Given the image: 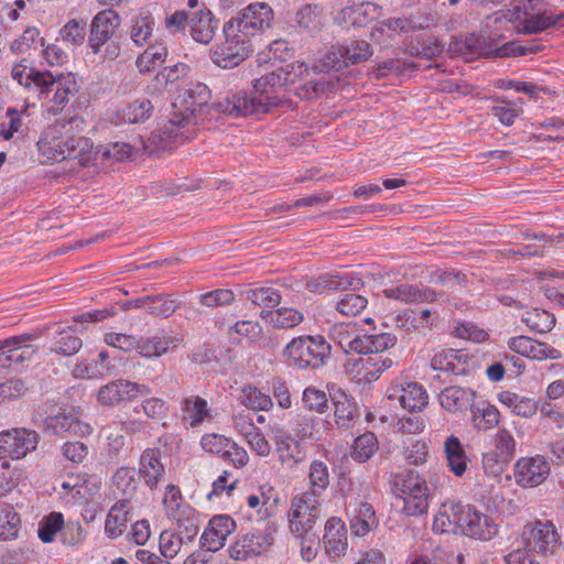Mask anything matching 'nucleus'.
Here are the masks:
<instances>
[{"instance_id":"f257e3e1","label":"nucleus","mask_w":564,"mask_h":564,"mask_svg":"<svg viewBox=\"0 0 564 564\" xmlns=\"http://www.w3.org/2000/svg\"><path fill=\"white\" fill-rule=\"evenodd\" d=\"M273 10L268 3L254 2L224 24L225 41L210 50L212 61L224 69L242 63L253 52L252 40L271 26Z\"/></svg>"},{"instance_id":"f03ea898","label":"nucleus","mask_w":564,"mask_h":564,"mask_svg":"<svg viewBox=\"0 0 564 564\" xmlns=\"http://www.w3.org/2000/svg\"><path fill=\"white\" fill-rule=\"evenodd\" d=\"M85 127L84 118L77 115L56 120L42 132L39 151L46 161L78 160L79 165L86 166L96 153L91 140L80 135Z\"/></svg>"},{"instance_id":"7ed1b4c3","label":"nucleus","mask_w":564,"mask_h":564,"mask_svg":"<svg viewBox=\"0 0 564 564\" xmlns=\"http://www.w3.org/2000/svg\"><path fill=\"white\" fill-rule=\"evenodd\" d=\"M290 80V75L283 72L268 73L253 82L252 93H229L215 101L212 108L232 118L268 113L283 102L282 93Z\"/></svg>"},{"instance_id":"20e7f679","label":"nucleus","mask_w":564,"mask_h":564,"mask_svg":"<svg viewBox=\"0 0 564 564\" xmlns=\"http://www.w3.org/2000/svg\"><path fill=\"white\" fill-rule=\"evenodd\" d=\"M212 98V90L200 82H191L177 91L169 115L167 123L160 130L159 138L164 147H171L196 134L197 116Z\"/></svg>"},{"instance_id":"39448f33","label":"nucleus","mask_w":564,"mask_h":564,"mask_svg":"<svg viewBox=\"0 0 564 564\" xmlns=\"http://www.w3.org/2000/svg\"><path fill=\"white\" fill-rule=\"evenodd\" d=\"M432 528L435 532H460L480 541H489L498 533V527L489 516L481 513L471 505L457 500L442 503Z\"/></svg>"},{"instance_id":"423d86ee","label":"nucleus","mask_w":564,"mask_h":564,"mask_svg":"<svg viewBox=\"0 0 564 564\" xmlns=\"http://www.w3.org/2000/svg\"><path fill=\"white\" fill-rule=\"evenodd\" d=\"M332 346L322 335H304L286 344L282 356L289 367L297 370L318 369L330 358Z\"/></svg>"},{"instance_id":"0eeeda50","label":"nucleus","mask_w":564,"mask_h":564,"mask_svg":"<svg viewBox=\"0 0 564 564\" xmlns=\"http://www.w3.org/2000/svg\"><path fill=\"white\" fill-rule=\"evenodd\" d=\"M393 490L403 500V511L409 517L422 516L429 508L426 480L414 469H406L393 476Z\"/></svg>"},{"instance_id":"6e6552de","label":"nucleus","mask_w":564,"mask_h":564,"mask_svg":"<svg viewBox=\"0 0 564 564\" xmlns=\"http://www.w3.org/2000/svg\"><path fill=\"white\" fill-rule=\"evenodd\" d=\"M319 500L314 494H299L291 500L288 512L289 528L293 535H306L314 541L315 524L319 518Z\"/></svg>"},{"instance_id":"1a4fd4ad","label":"nucleus","mask_w":564,"mask_h":564,"mask_svg":"<svg viewBox=\"0 0 564 564\" xmlns=\"http://www.w3.org/2000/svg\"><path fill=\"white\" fill-rule=\"evenodd\" d=\"M275 531L273 522H265L263 528L251 529L231 545L230 556L237 561H246L261 555L273 544Z\"/></svg>"},{"instance_id":"9d476101","label":"nucleus","mask_w":564,"mask_h":564,"mask_svg":"<svg viewBox=\"0 0 564 564\" xmlns=\"http://www.w3.org/2000/svg\"><path fill=\"white\" fill-rule=\"evenodd\" d=\"M39 443L36 432L26 429H13L0 433V460L20 459L34 451Z\"/></svg>"},{"instance_id":"9b49d317","label":"nucleus","mask_w":564,"mask_h":564,"mask_svg":"<svg viewBox=\"0 0 564 564\" xmlns=\"http://www.w3.org/2000/svg\"><path fill=\"white\" fill-rule=\"evenodd\" d=\"M150 392L151 389L145 384L118 379L99 388L97 401L104 406H115L123 401H132L139 395H148Z\"/></svg>"},{"instance_id":"f8f14e48","label":"nucleus","mask_w":564,"mask_h":564,"mask_svg":"<svg viewBox=\"0 0 564 564\" xmlns=\"http://www.w3.org/2000/svg\"><path fill=\"white\" fill-rule=\"evenodd\" d=\"M387 398L409 412H422L429 402L426 390L415 381L402 380L387 389Z\"/></svg>"},{"instance_id":"ddd939ff","label":"nucleus","mask_w":564,"mask_h":564,"mask_svg":"<svg viewBox=\"0 0 564 564\" xmlns=\"http://www.w3.org/2000/svg\"><path fill=\"white\" fill-rule=\"evenodd\" d=\"M51 79L52 83L47 79L45 80L47 85L41 86L39 97L48 98L50 93H54L50 100L52 102L50 111L57 113L66 107L69 101V97L75 96L78 93L79 87L73 74H68L66 76L58 75L55 77L51 73Z\"/></svg>"},{"instance_id":"4468645a","label":"nucleus","mask_w":564,"mask_h":564,"mask_svg":"<svg viewBox=\"0 0 564 564\" xmlns=\"http://www.w3.org/2000/svg\"><path fill=\"white\" fill-rule=\"evenodd\" d=\"M120 17L111 9L98 12L90 22L88 46L94 54L100 53L101 46L107 44L120 25Z\"/></svg>"},{"instance_id":"2eb2a0df","label":"nucleus","mask_w":564,"mask_h":564,"mask_svg":"<svg viewBox=\"0 0 564 564\" xmlns=\"http://www.w3.org/2000/svg\"><path fill=\"white\" fill-rule=\"evenodd\" d=\"M372 54L373 50L368 41L352 39L337 47L333 46L329 58L333 62V67L341 68L366 62Z\"/></svg>"},{"instance_id":"dca6fc26","label":"nucleus","mask_w":564,"mask_h":564,"mask_svg":"<svg viewBox=\"0 0 564 564\" xmlns=\"http://www.w3.org/2000/svg\"><path fill=\"white\" fill-rule=\"evenodd\" d=\"M137 473L151 491L158 489L166 473L162 463V451L158 447L144 449L140 455Z\"/></svg>"},{"instance_id":"f3484780","label":"nucleus","mask_w":564,"mask_h":564,"mask_svg":"<svg viewBox=\"0 0 564 564\" xmlns=\"http://www.w3.org/2000/svg\"><path fill=\"white\" fill-rule=\"evenodd\" d=\"M471 357L463 349L444 348L432 357L431 367L453 376H466L471 370Z\"/></svg>"},{"instance_id":"a211bd4d","label":"nucleus","mask_w":564,"mask_h":564,"mask_svg":"<svg viewBox=\"0 0 564 564\" xmlns=\"http://www.w3.org/2000/svg\"><path fill=\"white\" fill-rule=\"evenodd\" d=\"M273 438L275 443V452L279 456V462L294 468L299 464L305 460L306 451L304 449L302 442L291 436L290 433L281 429L273 431Z\"/></svg>"},{"instance_id":"6ab92c4d","label":"nucleus","mask_w":564,"mask_h":564,"mask_svg":"<svg viewBox=\"0 0 564 564\" xmlns=\"http://www.w3.org/2000/svg\"><path fill=\"white\" fill-rule=\"evenodd\" d=\"M236 529V522L227 514L213 517L208 527L200 536V545L210 552H216L225 545V541L229 534Z\"/></svg>"},{"instance_id":"aec40b11","label":"nucleus","mask_w":564,"mask_h":564,"mask_svg":"<svg viewBox=\"0 0 564 564\" xmlns=\"http://www.w3.org/2000/svg\"><path fill=\"white\" fill-rule=\"evenodd\" d=\"M43 429L51 435H78L87 436L93 433V427L76 419L73 414L61 412L48 415L43 421Z\"/></svg>"},{"instance_id":"412c9836","label":"nucleus","mask_w":564,"mask_h":564,"mask_svg":"<svg viewBox=\"0 0 564 564\" xmlns=\"http://www.w3.org/2000/svg\"><path fill=\"white\" fill-rule=\"evenodd\" d=\"M311 292L324 293L325 291H357L364 286L360 278L349 273H325L307 282Z\"/></svg>"},{"instance_id":"4be33fe9","label":"nucleus","mask_w":564,"mask_h":564,"mask_svg":"<svg viewBox=\"0 0 564 564\" xmlns=\"http://www.w3.org/2000/svg\"><path fill=\"white\" fill-rule=\"evenodd\" d=\"M387 299L397 300L403 303H432L443 293H437L429 286L410 283H401L382 291Z\"/></svg>"},{"instance_id":"5701e85b","label":"nucleus","mask_w":564,"mask_h":564,"mask_svg":"<svg viewBox=\"0 0 564 564\" xmlns=\"http://www.w3.org/2000/svg\"><path fill=\"white\" fill-rule=\"evenodd\" d=\"M323 544L326 554L332 558L339 557L346 552L347 529L340 518L333 517L326 521Z\"/></svg>"},{"instance_id":"b1692460","label":"nucleus","mask_w":564,"mask_h":564,"mask_svg":"<svg viewBox=\"0 0 564 564\" xmlns=\"http://www.w3.org/2000/svg\"><path fill=\"white\" fill-rule=\"evenodd\" d=\"M441 406L448 413H463L473 408L475 391L459 386H449L438 395Z\"/></svg>"},{"instance_id":"393cba45","label":"nucleus","mask_w":564,"mask_h":564,"mask_svg":"<svg viewBox=\"0 0 564 564\" xmlns=\"http://www.w3.org/2000/svg\"><path fill=\"white\" fill-rule=\"evenodd\" d=\"M239 294L241 299L262 310H274L282 301L281 291L273 285H260L257 283L243 288Z\"/></svg>"},{"instance_id":"a878e982","label":"nucleus","mask_w":564,"mask_h":564,"mask_svg":"<svg viewBox=\"0 0 564 564\" xmlns=\"http://www.w3.org/2000/svg\"><path fill=\"white\" fill-rule=\"evenodd\" d=\"M11 77L17 80L21 86L28 89H33L39 94L41 86L47 85L45 80L51 79L50 72H41L31 66L28 58H22L19 63L14 64L11 69Z\"/></svg>"},{"instance_id":"bb28decb","label":"nucleus","mask_w":564,"mask_h":564,"mask_svg":"<svg viewBox=\"0 0 564 564\" xmlns=\"http://www.w3.org/2000/svg\"><path fill=\"white\" fill-rule=\"evenodd\" d=\"M491 22H510L519 32L529 34V0H520L518 4H514L512 9L509 10L508 14L496 12L491 15H487L484 25L490 28Z\"/></svg>"},{"instance_id":"cd10ccee","label":"nucleus","mask_w":564,"mask_h":564,"mask_svg":"<svg viewBox=\"0 0 564 564\" xmlns=\"http://www.w3.org/2000/svg\"><path fill=\"white\" fill-rule=\"evenodd\" d=\"M449 51L465 59H474L488 55L491 47L487 45L484 35L471 33L465 37L456 39L449 44Z\"/></svg>"},{"instance_id":"c85d7f7f","label":"nucleus","mask_w":564,"mask_h":564,"mask_svg":"<svg viewBox=\"0 0 564 564\" xmlns=\"http://www.w3.org/2000/svg\"><path fill=\"white\" fill-rule=\"evenodd\" d=\"M259 316L272 327L278 329H290L304 321V314L296 308L281 306L274 310H261Z\"/></svg>"},{"instance_id":"c756f323","label":"nucleus","mask_w":564,"mask_h":564,"mask_svg":"<svg viewBox=\"0 0 564 564\" xmlns=\"http://www.w3.org/2000/svg\"><path fill=\"white\" fill-rule=\"evenodd\" d=\"M560 535L551 521L542 522L535 521V527L531 529V540H533L534 547L531 551L536 553L553 554L557 546Z\"/></svg>"},{"instance_id":"7c9ffc66","label":"nucleus","mask_w":564,"mask_h":564,"mask_svg":"<svg viewBox=\"0 0 564 564\" xmlns=\"http://www.w3.org/2000/svg\"><path fill=\"white\" fill-rule=\"evenodd\" d=\"M329 337L341 349L348 352L359 354V348L362 345L361 335L358 334L356 324L352 323H337L329 328Z\"/></svg>"},{"instance_id":"2f4dec72","label":"nucleus","mask_w":564,"mask_h":564,"mask_svg":"<svg viewBox=\"0 0 564 564\" xmlns=\"http://www.w3.org/2000/svg\"><path fill=\"white\" fill-rule=\"evenodd\" d=\"M349 524L352 534L359 538L367 535L372 529L377 528L378 519L372 505L360 502L355 508L349 519Z\"/></svg>"},{"instance_id":"473e14b6","label":"nucleus","mask_w":564,"mask_h":564,"mask_svg":"<svg viewBox=\"0 0 564 564\" xmlns=\"http://www.w3.org/2000/svg\"><path fill=\"white\" fill-rule=\"evenodd\" d=\"M444 452L449 470L457 477L463 476L469 459L459 438L455 435L448 436L444 442Z\"/></svg>"},{"instance_id":"72a5a7b5","label":"nucleus","mask_w":564,"mask_h":564,"mask_svg":"<svg viewBox=\"0 0 564 564\" xmlns=\"http://www.w3.org/2000/svg\"><path fill=\"white\" fill-rule=\"evenodd\" d=\"M139 480L135 468L122 466L117 469L113 475V482L117 489L121 492L120 502L129 505L132 499L137 496Z\"/></svg>"},{"instance_id":"f704fd0d","label":"nucleus","mask_w":564,"mask_h":564,"mask_svg":"<svg viewBox=\"0 0 564 564\" xmlns=\"http://www.w3.org/2000/svg\"><path fill=\"white\" fill-rule=\"evenodd\" d=\"M83 347V340L74 332L61 328L56 330L51 339L50 351L63 357L76 355Z\"/></svg>"},{"instance_id":"c9c22d12","label":"nucleus","mask_w":564,"mask_h":564,"mask_svg":"<svg viewBox=\"0 0 564 564\" xmlns=\"http://www.w3.org/2000/svg\"><path fill=\"white\" fill-rule=\"evenodd\" d=\"M217 29V21L209 10H199L191 19V34L196 42L209 43Z\"/></svg>"},{"instance_id":"e433bc0d","label":"nucleus","mask_w":564,"mask_h":564,"mask_svg":"<svg viewBox=\"0 0 564 564\" xmlns=\"http://www.w3.org/2000/svg\"><path fill=\"white\" fill-rule=\"evenodd\" d=\"M180 406L184 414V420L188 421L191 427L200 425L210 416V409L208 408L207 401L199 395L184 398Z\"/></svg>"},{"instance_id":"4c0bfd02","label":"nucleus","mask_w":564,"mask_h":564,"mask_svg":"<svg viewBox=\"0 0 564 564\" xmlns=\"http://www.w3.org/2000/svg\"><path fill=\"white\" fill-rule=\"evenodd\" d=\"M40 332L34 333H25L22 335H18L17 337H23L24 340L19 341V344H14L12 347L10 346V362L11 368L18 369L25 361L31 360L36 352L39 351V346L30 344V341L35 340L40 337Z\"/></svg>"},{"instance_id":"58836bf2","label":"nucleus","mask_w":564,"mask_h":564,"mask_svg":"<svg viewBox=\"0 0 564 564\" xmlns=\"http://www.w3.org/2000/svg\"><path fill=\"white\" fill-rule=\"evenodd\" d=\"M129 520V505L117 501L109 510L106 522L105 532L108 538L117 539L123 534Z\"/></svg>"},{"instance_id":"ea45409f","label":"nucleus","mask_w":564,"mask_h":564,"mask_svg":"<svg viewBox=\"0 0 564 564\" xmlns=\"http://www.w3.org/2000/svg\"><path fill=\"white\" fill-rule=\"evenodd\" d=\"M362 345L359 348L360 355H381L397 344V336L390 333L361 335Z\"/></svg>"},{"instance_id":"a19ab883","label":"nucleus","mask_w":564,"mask_h":564,"mask_svg":"<svg viewBox=\"0 0 564 564\" xmlns=\"http://www.w3.org/2000/svg\"><path fill=\"white\" fill-rule=\"evenodd\" d=\"M310 490L305 494H314L319 498L329 486V470L325 462L315 459L310 465L308 471Z\"/></svg>"},{"instance_id":"79ce46f5","label":"nucleus","mask_w":564,"mask_h":564,"mask_svg":"<svg viewBox=\"0 0 564 564\" xmlns=\"http://www.w3.org/2000/svg\"><path fill=\"white\" fill-rule=\"evenodd\" d=\"M379 449L378 438L375 433L366 432L355 438L351 449V458L359 463L368 462Z\"/></svg>"},{"instance_id":"37998d69","label":"nucleus","mask_w":564,"mask_h":564,"mask_svg":"<svg viewBox=\"0 0 564 564\" xmlns=\"http://www.w3.org/2000/svg\"><path fill=\"white\" fill-rule=\"evenodd\" d=\"M20 518L10 503L0 501V540L18 536Z\"/></svg>"},{"instance_id":"c03bdc74","label":"nucleus","mask_w":564,"mask_h":564,"mask_svg":"<svg viewBox=\"0 0 564 564\" xmlns=\"http://www.w3.org/2000/svg\"><path fill=\"white\" fill-rule=\"evenodd\" d=\"M333 403L336 423L341 426H349L357 411L354 399L340 391L338 395H334Z\"/></svg>"},{"instance_id":"a18cd8bd","label":"nucleus","mask_w":564,"mask_h":564,"mask_svg":"<svg viewBox=\"0 0 564 564\" xmlns=\"http://www.w3.org/2000/svg\"><path fill=\"white\" fill-rule=\"evenodd\" d=\"M153 110L152 102L147 98H139L128 104L122 110V119L130 123H142L147 121Z\"/></svg>"},{"instance_id":"49530a36","label":"nucleus","mask_w":564,"mask_h":564,"mask_svg":"<svg viewBox=\"0 0 564 564\" xmlns=\"http://www.w3.org/2000/svg\"><path fill=\"white\" fill-rule=\"evenodd\" d=\"M471 424L477 430H490L498 425L500 413L495 405L487 404L484 408H471Z\"/></svg>"},{"instance_id":"de8ad7c7","label":"nucleus","mask_w":564,"mask_h":564,"mask_svg":"<svg viewBox=\"0 0 564 564\" xmlns=\"http://www.w3.org/2000/svg\"><path fill=\"white\" fill-rule=\"evenodd\" d=\"M137 341L139 344L134 350L145 358L159 357L169 349L166 339L159 334L150 337H137Z\"/></svg>"},{"instance_id":"09e8293b","label":"nucleus","mask_w":564,"mask_h":564,"mask_svg":"<svg viewBox=\"0 0 564 564\" xmlns=\"http://www.w3.org/2000/svg\"><path fill=\"white\" fill-rule=\"evenodd\" d=\"M240 400L245 406L252 410L269 411L273 406L272 398L253 386L242 389Z\"/></svg>"},{"instance_id":"8fccbe9b","label":"nucleus","mask_w":564,"mask_h":564,"mask_svg":"<svg viewBox=\"0 0 564 564\" xmlns=\"http://www.w3.org/2000/svg\"><path fill=\"white\" fill-rule=\"evenodd\" d=\"M562 357L558 349L550 346L546 343L540 341L531 337V360L545 361L550 360V364L545 365L546 370H553L555 368H562L558 364L553 362Z\"/></svg>"},{"instance_id":"3c124183","label":"nucleus","mask_w":564,"mask_h":564,"mask_svg":"<svg viewBox=\"0 0 564 564\" xmlns=\"http://www.w3.org/2000/svg\"><path fill=\"white\" fill-rule=\"evenodd\" d=\"M295 21L305 31H318L322 25L319 7L311 3L302 6L295 14Z\"/></svg>"},{"instance_id":"603ef678","label":"nucleus","mask_w":564,"mask_h":564,"mask_svg":"<svg viewBox=\"0 0 564 564\" xmlns=\"http://www.w3.org/2000/svg\"><path fill=\"white\" fill-rule=\"evenodd\" d=\"M360 361L366 370L365 378L368 380H377L394 365L392 358L382 355H369L367 358H360Z\"/></svg>"},{"instance_id":"864d4df0","label":"nucleus","mask_w":564,"mask_h":564,"mask_svg":"<svg viewBox=\"0 0 564 564\" xmlns=\"http://www.w3.org/2000/svg\"><path fill=\"white\" fill-rule=\"evenodd\" d=\"M167 48L163 44L148 46L143 54L137 59V66L141 73L150 72L152 67L165 62Z\"/></svg>"},{"instance_id":"5fc2aeb1","label":"nucleus","mask_w":564,"mask_h":564,"mask_svg":"<svg viewBox=\"0 0 564 564\" xmlns=\"http://www.w3.org/2000/svg\"><path fill=\"white\" fill-rule=\"evenodd\" d=\"M152 299L149 313L154 316L169 318L181 306V301L171 294H152Z\"/></svg>"},{"instance_id":"6e6d98bb","label":"nucleus","mask_w":564,"mask_h":564,"mask_svg":"<svg viewBox=\"0 0 564 564\" xmlns=\"http://www.w3.org/2000/svg\"><path fill=\"white\" fill-rule=\"evenodd\" d=\"M381 8L373 2L361 3L358 7H347L341 11L344 15L348 14L352 19V24L362 25L379 17Z\"/></svg>"},{"instance_id":"4d7b16f0","label":"nucleus","mask_w":564,"mask_h":564,"mask_svg":"<svg viewBox=\"0 0 564 564\" xmlns=\"http://www.w3.org/2000/svg\"><path fill=\"white\" fill-rule=\"evenodd\" d=\"M155 22L150 13L140 14L132 25L131 39L137 45H144L151 37Z\"/></svg>"},{"instance_id":"13d9d810","label":"nucleus","mask_w":564,"mask_h":564,"mask_svg":"<svg viewBox=\"0 0 564 564\" xmlns=\"http://www.w3.org/2000/svg\"><path fill=\"white\" fill-rule=\"evenodd\" d=\"M302 402L305 409L308 411H315L319 414L327 412L329 409L326 393L315 387H307L304 389Z\"/></svg>"},{"instance_id":"bf43d9fd","label":"nucleus","mask_w":564,"mask_h":564,"mask_svg":"<svg viewBox=\"0 0 564 564\" xmlns=\"http://www.w3.org/2000/svg\"><path fill=\"white\" fill-rule=\"evenodd\" d=\"M367 304L368 301L365 296L347 293L337 301L336 308L345 316H356L367 307Z\"/></svg>"},{"instance_id":"052dcab7","label":"nucleus","mask_w":564,"mask_h":564,"mask_svg":"<svg viewBox=\"0 0 564 564\" xmlns=\"http://www.w3.org/2000/svg\"><path fill=\"white\" fill-rule=\"evenodd\" d=\"M63 42L72 45H82L87 36V25L84 21L69 20L59 31Z\"/></svg>"},{"instance_id":"680f3d73","label":"nucleus","mask_w":564,"mask_h":564,"mask_svg":"<svg viewBox=\"0 0 564 564\" xmlns=\"http://www.w3.org/2000/svg\"><path fill=\"white\" fill-rule=\"evenodd\" d=\"M184 538L173 531L164 530L159 538L160 553L165 558H174L181 551Z\"/></svg>"},{"instance_id":"e2e57ef3","label":"nucleus","mask_w":564,"mask_h":564,"mask_svg":"<svg viewBox=\"0 0 564 564\" xmlns=\"http://www.w3.org/2000/svg\"><path fill=\"white\" fill-rule=\"evenodd\" d=\"M64 518L59 512H52L45 517L39 528V538L44 543H50L54 540L57 532L63 531Z\"/></svg>"},{"instance_id":"0e129e2a","label":"nucleus","mask_w":564,"mask_h":564,"mask_svg":"<svg viewBox=\"0 0 564 564\" xmlns=\"http://www.w3.org/2000/svg\"><path fill=\"white\" fill-rule=\"evenodd\" d=\"M36 43L44 46V39L40 36L39 29L32 26L24 30V32L11 43L10 48L14 54H22Z\"/></svg>"},{"instance_id":"69168bd1","label":"nucleus","mask_w":564,"mask_h":564,"mask_svg":"<svg viewBox=\"0 0 564 564\" xmlns=\"http://www.w3.org/2000/svg\"><path fill=\"white\" fill-rule=\"evenodd\" d=\"M259 491L262 508L258 509V514L260 519L270 518L276 512L280 502L279 494L272 486H261Z\"/></svg>"},{"instance_id":"338daca9","label":"nucleus","mask_w":564,"mask_h":564,"mask_svg":"<svg viewBox=\"0 0 564 564\" xmlns=\"http://www.w3.org/2000/svg\"><path fill=\"white\" fill-rule=\"evenodd\" d=\"M235 301V294L229 289H216L199 295V303L206 307L226 306Z\"/></svg>"},{"instance_id":"774afa93","label":"nucleus","mask_w":564,"mask_h":564,"mask_svg":"<svg viewBox=\"0 0 564 564\" xmlns=\"http://www.w3.org/2000/svg\"><path fill=\"white\" fill-rule=\"evenodd\" d=\"M29 390L26 382L20 378H11L0 382V403L7 400H15Z\"/></svg>"}]
</instances>
